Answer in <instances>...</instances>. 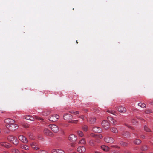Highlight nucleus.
<instances>
[{
	"label": "nucleus",
	"instance_id": "72a5a7b5",
	"mask_svg": "<svg viewBox=\"0 0 153 153\" xmlns=\"http://www.w3.org/2000/svg\"><path fill=\"white\" fill-rule=\"evenodd\" d=\"M144 129L145 131L146 132H150L151 131L150 129L146 125H145L144 126Z\"/></svg>",
	"mask_w": 153,
	"mask_h": 153
},
{
	"label": "nucleus",
	"instance_id": "4c0bfd02",
	"mask_svg": "<svg viewBox=\"0 0 153 153\" xmlns=\"http://www.w3.org/2000/svg\"><path fill=\"white\" fill-rule=\"evenodd\" d=\"M82 129L84 131H86L88 130V127L85 125L84 126L82 127Z\"/></svg>",
	"mask_w": 153,
	"mask_h": 153
},
{
	"label": "nucleus",
	"instance_id": "49530a36",
	"mask_svg": "<svg viewBox=\"0 0 153 153\" xmlns=\"http://www.w3.org/2000/svg\"><path fill=\"white\" fill-rule=\"evenodd\" d=\"M111 153H119V152L118 151H113Z\"/></svg>",
	"mask_w": 153,
	"mask_h": 153
},
{
	"label": "nucleus",
	"instance_id": "4be33fe9",
	"mask_svg": "<svg viewBox=\"0 0 153 153\" xmlns=\"http://www.w3.org/2000/svg\"><path fill=\"white\" fill-rule=\"evenodd\" d=\"M110 130L112 132L114 133H117L118 132V130L115 127H112L110 129Z\"/></svg>",
	"mask_w": 153,
	"mask_h": 153
},
{
	"label": "nucleus",
	"instance_id": "c03bdc74",
	"mask_svg": "<svg viewBox=\"0 0 153 153\" xmlns=\"http://www.w3.org/2000/svg\"><path fill=\"white\" fill-rule=\"evenodd\" d=\"M111 147H116V148H119L118 147L117 145H111Z\"/></svg>",
	"mask_w": 153,
	"mask_h": 153
},
{
	"label": "nucleus",
	"instance_id": "bb28decb",
	"mask_svg": "<svg viewBox=\"0 0 153 153\" xmlns=\"http://www.w3.org/2000/svg\"><path fill=\"white\" fill-rule=\"evenodd\" d=\"M96 121V119L93 117H91L90 118V122L91 123L93 124Z\"/></svg>",
	"mask_w": 153,
	"mask_h": 153
},
{
	"label": "nucleus",
	"instance_id": "ddd939ff",
	"mask_svg": "<svg viewBox=\"0 0 153 153\" xmlns=\"http://www.w3.org/2000/svg\"><path fill=\"white\" fill-rule=\"evenodd\" d=\"M0 144L1 146L7 148H9L11 147V145L5 142H1Z\"/></svg>",
	"mask_w": 153,
	"mask_h": 153
},
{
	"label": "nucleus",
	"instance_id": "8fccbe9b",
	"mask_svg": "<svg viewBox=\"0 0 153 153\" xmlns=\"http://www.w3.org/2000/svg\"><path fill=\"white\" fill-rule=\"evenodd\" d=\"M141 137L144 139L145 138V136L144 135H142L141 136Z\"/></svg>",
	"mask_w": 153,
	"mask_h": 153
},
{
	"label": "nucleus",
	"instance_id": "79ce46f5",
	"mask_svg": "<svg viewBox=\"0 0 153 153\" xmlns=\"http://www.w3.org/2000/svg\"><path fill=\"white\" fill-rule=\"evenodd\" d=\"M23 126L25 128H27L28 127V125L27 124H24Z\"/></svg>",
	"mask_w": 153,
	"mask_h": 153
},
{
	"label": "nucleus",
	"instance_id": "13d9d810",
	"mask_svg": "<svg viewBox=\"0 0 153 153\" xmlns=\"http://www.w3.org/2000/svg\"><path fill=\"white\" fill-rule=\"evenodd\" d=\"M77 153L76 152H74L73 153Z\"/></svg>",
	"mask_w": 153,
	"mask_h": 153
},
{
	"label": "nucleus",
	"instance_id": "f704fd0d",
	"mask_svg": "<svg viewBox=\"0 0 153 153\" xmlns=\"http://www.w3.org/2000/svg\"><path fill=\"white\" fill-rule=\"evenodd\" d=\"M107 112H108V113H109L112 114H113L114 115H116L114 113H115L116 112V111H113V110H108L107 111Z\"/></svg>",
	"mask_w": 153,
	"mask_h": 153
},
{
	"label": "nucleus",
	"instance_id": "09e8293b",
	"mask_svg": "<svg viewBox=\"0 0 153 153\" xmlns=\"http://www.w3.org/2000/svg\"><path fill=\"white\" fill-rule=\"evenodd\" d=\"M95 153H102L97 151H95Z\"/></svg>",
	"mask_w": 153,
	"mask_h": 153
},
{
	"label": "nucleus",
	"instance_id": "4d7b16f0",
	"mask_svg": "<svg viewBox=\"0 0 153 153\" xmlns=\"http://www.w3.org/2000/svg\"><path fill=\"white\" fill-rule=\"evenodd\" d=\"M23 153H30V152H23Z\"/></svg>",
	"mask_w": 153,
	"mask_h": 153
},
{
	"label": "nucleus",
	"instance_id": "cd10ccee",
	"mask_svg": "<svg viewBox=\"0 0 153 153\" xmlns=\"http://www.w3.org/2000/svg\"><path fill=\"white\" fill-rule=\"evenodd\" d=\"M141 149L142 151H146L148 149V147L146 145H145L142 146Z\"/></svg>",
	"mask_w": 153,
	"mask_h": 153
},
{
	"label": "nucleus",
	"instance_id": "dca6fc26",
	"mask_svg": "<svg viewBox=\"0 0 153 153\" xmlns=\"http://www.w3.org/2000/svg\"><path fill=\"white\" fill-rule=\"evenodd\" d=\"M107 119L108 121L113 125H115L117 123L116 120L111 117H108Z\"/></svg>",
	"mask_w": 153,
	"mask_h": 153
},
{
	"label": "nucleus",
	"instance_id": "2eb2a0df",
	"mask_svg": "<svg viewBox=\"0 0 153 153\" xmlns=\"http://www.w3.org/2000/svg\"><path fill=\"white\" fill-rule=\"evenodd\" d=\"M52 153H65L64 151L60 149H54L52 150Z\"/></svg>",
	"mask_w": 153,
	"mask_h": 153
},
{
	"label": "nucleus",
	"instance_id": "f3484780",
	"mask_svg": "<svg viewBox=\"0 0 153 153\" xmlns=\"http://www.w3.org/2000/svg\"><path fill=\"white\" fill-rule=\"evenodd\" d=\"M77 151L79 153L84 152L85 151V148L83 146H79L77 149Z\"/></svg>",
	"mask_w": 153,
	"mask_h": 153
},
{
	"label": "nucleus",
	"instance_id": "20e7f679",
	"mask_svg": "<svg viewBox=\"0 0 153 153\" xmlns=\"http://www.w3.org/2000/svg\"><path fill=\"white\" fill-rule=\"evenodd\" d=\"M59 118V116L57 114H53L50 116L48 120L51 121H56Z\"/></svg>",
	"mask_w": 153,
	"mask_h": 153
},
{
	"label": "nucleus",
	"instance_id": "864d4df0",
	"mask_svg": "<svg viewBox=\"0 0 153 153\" xmlns=\"http://www.w3.org/2000/svg\"><path fill=\"white\" fill-rule=\"evenodd\" d=\"M5 132L6 133H9V131H5Z\"/></svg>",
	"mask_w": 153,
	"mask_h": 153
},
{
	"label": "nucleus",
	"instance_id": "39448f33",
	"mask_svg": "<svg viewBox=\"0 0 153 153\" xmlns=\"http://www.w3.org/2000/svg\"><path fill=\"white\" fill-rule=\"evenodd\" d=\"M18 126L16 124H14L13 123L12 125L10 126V128H8L9 130L11 131H14L18 129Z\"/></svg>",
	"mask_w": 153,
	"mask_h": 153
},
{
	"label": "nucleus",
	"instance_id": "3c124183",
	"mask_svg": "<svg viewBox=\"0 0 153 153\" xmlns=\"http://www.w3.org/2000/svg\"><path fill=\"white\" fill-rule=\"evenodd\" d=\"M2 153H9L7 151H4Z\"/></svg>",
	"mask_w": 153,
	"mask_h": 153
},
{
	"label": "nucleus",
	"instance_id": "052dcab7",
	"mask_svg": "<svg viewBox=\"0 0 153 153\" xmlns=\"http://www.w3.org/2000/svg\"><path fill=\"white\" fill-rule=\"evenodd\" d=\"M1 132V130H0V133Z\"/></svg>",
	"mask_w": 153,
	"mask_h": 153
},
{
	"label": "nucleus",
	"instance_id": "412c9836",
	"mask_svg": "<svg viewBox=\"0 0 153 153\" xmlns=\"http://www.w3.org/2000/svg\"><path fill=\"white\" fill-rule=\"evenodd\" d=\"M21 148L25 150H27L29 149V147L26 145H21Z\"/></svg>",
	"mask_w": 153,
	"mask_h": 153
},
{
	"label": "nucleus",
	"instance_id": "423d86ee",
	"mask_svg": "<svg viewBox=\"0 0 153 153\" xmlns=\"http://www.w3.org/2000/svg\"><path fill=\"white\" fill-rule=\"evenodd\" d=\"M102 125L105 129H108L110 127L109 123L107 121L105 120L102 121Z\"/></svg>",
	"mask_w": 153,
	"mask_h": 153
},
{
	"label": "nucleus",
	"instance_id": "7c9ffc66",
	"mask_svg": "<svg viewBox=\"0 0 153 153\" xmlns=\"http://www.w3.org/2000/svg\"><path fill=\"white\" fill-rule=\"evenodd\" d=\"M86 141L85 139H82L79 142V144H85Z\"/></svg>",
	"mask_w": 153,
	"mask_h": 153
},
{
	"label": "nucleus",
	"instance_id": "f8f14e48",
	"mask_svg": "<svg viewBox=\"0 0 153 153\" xmlns=\"http://www.w3.org/2000/svg\"><path fill=\"white\" fill-rule=\"evenodd\" d=\"M93 131L96 133H100L102 131V128L98 127H94L93 128Z\"/></svg>",
	"mask_w": 153,
	"mask_h": 153
},
{
	"label": "nucleus",
	"instance_id": "5fc2aeb1",
	"mask_svg": "<svg viewBox=\"0 0 153 153\" xmlns=\"http://www.w3.org/2000/svg\"><path fill=\"white\" fill-rule=\"evenodd\" d=\"M150 104H151V105H153V101L151 103H150Z\"/></svg>",
	"mask_w": 153,
	"mask_h": 153
},
{
	"label": "nucleus",
	"instance_id": "a878e982",
	"mask_svg": "<svg viewBox=\"0 0 153 153\" xmlns=\"http://www.w3.org/2000/svg\"><path fill=\"white\" fill-rule=\"evenodd\" d=\"M69 112L70 113L72 114H73L76 115L77 114H79V112L77 111H69Z\"/></svg>",
	"mask_w": 153,
	"mask_h": 153
},
{
	"label": "nucleus",
	"instance_id": "b1692460",
	"mask_svg": "<svg viewBox=\"0 0 153 153\" xmlns=\"http://www.w3.org/2000/svg\"><path fill=\"white\" fill-rule=\"evenodd\" d=\"M141 141L138 139H137L134 141V143L136 145H139L141 143Z\"/></svg>",
	"mask_w": 153,
	"mask_h": 153
},
{
	"label": "nucleus",
	"instance_id": "c85d7f7f",
	"mask_svg": "<svg viewBox=\"0 0 153 153\" xmlns=\"http://www.w3.org/2000/svg\"><path fill=\"white\" fill-rule=\"evenodd\" d=\"M138 106H140L142 108H144L146 107V105L144 103H138Z\"/></svg>",
	"mask_w": 153,
	"mask_h": 153
},
{
	"label": "nucleus",
	"instance_id": "e433bc0d",
	"mask_svg": "<svg viewBox=\"0 0 153 153\" xmlns=\"http://www.w3.org/2000/svg\"><path fill=\"white\" fill-rule=\"evenodd\" d=\"M145 112L146 114H149L152 113V111L150 109L146 110Z\"/></svg>",
	"mask_w": 153,
	"mask_h": 153
},
{
	"label": "nucleus",
	"instance_id": "2f4dec72",
	"mask_svg": "<svg viewBox=\"0 0 153 153\" xmlns=\"http://www.w3.org/2000/svg\"><path fill=\"white\" fill-rule=\"evenodd\" d=\"M120 143L121 145H122L123 146H126L128 144V143L125 142H124L123 141H120Z\"/></svg>",
	"mask_w": 153,
	"mask_h": 153
},
{
	"label": "nucleus",
	"instance_id": "0eeeda50",
	"mask_svg": "<svg viewBox=\"0 0 153 153\" xmlns=\"http://www.w3.org/2000/svg\"><path fill=\"white\" fill-rule=\"evenodd\" d=\"M19 140L23 143H27L28 142V140L26 137L22 135H20L19 136Z\"/></svg>",
	"mask_w": 153,
	"mask_h": 153
},
{
	"label": "nucleus",
	"instance_id": "f257e3e1",
	"mask_svg": "<svg viewBox=\"0 0 153 153\" xmlns=\"http://www.w3.org/2000/svg\"><path fill=\"white\" fill-rule=\"evenodd\" d=\"M7 139L10 142L15 145H17L19 143L18 140L15 136L9 135L7 137Z\"/></svg>",
	"mask_w": 153,
	"mask_h": 153
},
{
	"label": "nucleus",
	"instance_id": "473e14b6",
	"mask_svg": "<svg viewBox=\"0 0 153 153\" xmlns=\"http://www.w3.org/2000/svg\"><path fill=\"white\" fill-rule=\"evenodd\" d=\"M89 144L91 146H94L95 145V143L92 140H91L89 142Z\"/></svg>",
	"mask_w": 153,
	"mask_h": 153
},
{
	"label": "nucleus",
	"instance_id": "37998d69",
	"mask_svg": "<svg viewBox=\"0 0 153 153\" xmlns=\"http://www.w3.org/2000/svg\"><path fill=\"white\" fill-rule=\"evenodd\" d=\"M79 118L82 119L83 120H84V116L83 115L79 116Z\"/></svg>",
	"mask_w": 153,
	"mask_h": 153
},
{
	"label": "nucleus",
	"instance_id": "de8ad7c7",
	"mask_svg": "<svg viewBox=\"0 0 153 153\" xmlns=\"http://www.w3.org/2000/svg\"><path fill=\"white\" fill-rule=\"evenodd\" d=\"M103 137V136L101 134H100L98 136V137L100 138H102Z\"/></svg>",
	"mask_w": 153,
	"mask_h": 153
},
{
	"label": "nucleus",
	"instance_id": "4468645a",
	"mask_svg": "<svg viewBox=\"0 0 153 153\" xmlns=\"http://www.w3.org/2000/svg\"><path fill=\"white\" fill-rule=\"evenodd\" d=\"M38 144L35 142H32L30 143V146L32 148L35 150H37L39 149L38 146Z\"/></svg>",
	"mask_w": 153,
	"mask_h": 153
},
{
	"label": "nucleus",
	"instance_id": "7ed1b4c3",
	"mask_svg": "<svg viewBox=\"0 0 153 153\" xmlns=\"http://www.w3.org/2000/svg\"><path fill=\"white\" fill-rule=\"evenodd\" d=\"M49 126L51 130L55 133H57L59 131V128L58 127L55 125H49Z\"/></svg>",
	"mask_w": 153,
	"mask_h": 153
},
{
	"label": "nucleus",
	"instance_id": "c756f323",
	"mask_svg": "<svg viewBox=\"0 0 153 153\" xmlns=\"http://www.w3.org/2000/svg\"><path fill=\"white\" fill-rule=\"evenodd\" d=\"M34 117H35L36 119H37L38 120L41 121V122H43L44 120L42 118L40 117H38V116H35Z\"/></svg>",
	"mask_w": 153,
	"mask_h": 153
},
{
	"label": "nucleus",
	"instance_id": "5701e85b",
	"mask_svg": "<svg viewBox=\"0 0 153 153\" xmlns=\"http://www.w3.org/2000/svg\"><path fill=\"white\" fill-rule=\"evenodd\" d=\"M11 151L13 153H20V151L16 149H12Z\"/></svg>",
	"mask_w": 153,
	"mask_h": 153
},
{
	"label": "nucleus",
	"instance_id": "a18cd8bd",
	"mask_svg": "<svg viewBox=\"0 0 153 153\" xmlns=\"http://www.w3.org/2000/svg\"><path fill=\"white\" fill-rule=\"evenodd\" d=\"M91 136L93 137H95V134L94 133H91Z\"/></svg>",
	"mask_w": 153,
	"mask_h": 153
},
{
	"label": "nucleus",
	"instance_id": "bf43d9fd",
	"mask_svg": "<svg viewBox=\"0 0 153 153\" xmlns=\"http://www.w3.org/2000/svg\"><path fill=\"white\" fill-rule=\"evenodd\" d=\"M76 42L77 43L78 42H77V41H76Z\"/></svg>",
	"mask_w": 153,
	"mask_h": 153
},
{
	"label": "nucleus",
	"instance_id": "6e6d98bb",
	"mask_svg": "<svg viewBox=\"0 0 153 153\" xmlns=\"http://www.w3.org/2000/svg\"><path fill=\"white\" fill-rule=\"evenodd\" d=\"M129 128H132L131 127V126H128Z\"/></svg>",
	"mask_w": 153,
	"mask_h": 153
},
{
	"label": "nucleus",
	"instance_id": "a211bd4d",
	"mask_svg": "<svg viewBox=\"0 0 153 153\" xmlns=\"http://www.w3.org/2000/svg\"><path fill=\"white\" fill-rule=\"evenodd\" d=\"M69 139L71 141H75L77 139V137L74 134H71L69 136Z\"/></svg>",
	"mask_w": 153,
	"mask_h": 153
},
{
	"label": "nucleus",
	"instance_id": "6ab92c4d",
	"mask_svg": "<svg viewBox=\"0 0 153 153\" xmlns=\"http://www.w3.org/2000/svg\"><path fill=\"white\" fill-rule=\"evenodd\" d=\"M101 148L103 150L106 151H108L110 149L109 147L105 145L102 146Z\"/></svg>",
	"mask_w": 153,
	"mask_h": 153
},
{
	"label": "nucleus",
	"instance_id": "ea45409f",
	"mask_svg": "<svg viewBox=\"0 0 153 153\" xmlns=\"http://www.w3.org/2000/svg\"><path fill=\"white\" fill-rule=\"evenodd\" d=\"M49 114V112L48 111H46L43 113L42 114L44 116H46L48 115Z\"/></svg>",
	"mask_w": 153,
	"mask_h": 153
},
{
	"label": "nucleus",
	"instance_id": "58836bf2",
	"mask_svg": "<svg viewBox=\"0 0 153 153\" xmlns=\"http://www.w3.org/2000/svg\"><path fill=\"white\" fill-rule=\"evenodd\" d=\"M78 120H71L69 121V122L73 123H76L78 122Z\"/></svg>",
	"mask_w": 153,
	"mask_h": 153
},
{
	"label": "nucleus",
	"instance_id": "393cba45",
	"mask_svg": "<svg viewBox=\"0 0 153 153\" xmlns=\"http://www.w3.org/2000/svg\"><path fill=\"white\" fill-rule=\"evenodd\" d=\"M122 134L125 137H130V134L129 133L127 132H123L122 133Z\"/></svg>",
	"mask_w": 153,
	"mask_h": 153
},
{
	"label": "nucleus",
	"instance_id": "f03ea898",
	"mask_svg": "<svg viewBox=\"0 0 153 153\" xmlns=\"http://www.w3.org/2000/svg\"><path fill=\"white\" fill-rule=\"evenodd\" d=\"M4 122L6 123L5 126L7 128L10 127V126L14 123L15 121L11 119H6L5 120Z\"/></svg>",
	"mask_w": 153,
	"mask_h": 153
},
{
	"label": "nucleus",
	"instance_id": "9b49d317",
	"mask_svg": "<svg viewBox=\"0 0 153 153\" xmlns=\"http://www.w3.org/2000/svg\"><path fill=\"white\" fill-rule=\"evenodd\" d=\"M117 109L118 111L122 113H125L126 111V108L125 107L121 106L118 107Z\"/></svg>",
	"mask_w": 153,
	"mask_h": 153
},
{
	"label": "nucleus",
	"instance_id": "9d476101",
	"mask_svg": "<svg viewBox=\"0 0 153 153\" xmlns=\"http://www.w3.org/2000/svg\"><path fill=\"white\" fill-rule=\"evenodd\" d=\"M44 133L45 135L47 136H52L53 135V134L52 132L47 128H45L44 129Z\"/></svg>",
	"mask_w": 153,
	"mask_h": 153
},
{
	"label": "nucleus",
	"instance_id": "a19ab883",
	"mask_svg": "<svg viewBox=\"0 0 153 153\" xmlns=\"http://www.w3.org/2000/svg\"><path fill=\"white\" fill-rule=\"evenodd\" d=\"M39 153H48V152L45 150H41L38 152Z\"/></svg>",
	"mask_w": 153,
	"mask_h": 153
},
{
	"label": "nucleus",
	"instance_id": "6e6552de",
	"mask_svg": "<svg viewBox=\"0 0 153 153\" xmlns=\"http://www.w3.org/2000/svg\"><path fill=\"white\" fill-rule=\"evenodd\" d=\"M105 141L107 143H112L114 141V140L112 137H107L104 139Z\"/></svg>",
	"mask_w": 153,
	"mask_h": 153
},
{
	"label": "nucleus",
	"instance_id": "c9c22d12",
	"mask_svg": "<svg viewBox=\"0 0 153 153\" xmlns=\"http://www.w3.org/2000/svg\"><path fill=\"white\" fill-rule=\"evenodd\" d=\"M77 134L80 137H82L83 135V134L82 132L80 131H77Z\"/></svg>",
	"mask_w": 153,
	"mask_h": 153
},
{
	"label": "nucleus",
	"instance_id": "603ef678",
	"mask_svg": "<svg viewBox=\"0 0 153 153\" xmlns=\"http://www.w3.org/2000/svg\"><path fill=\"white\" fill-rule=\"evenodd\" d=\"M137 118L138 119H141V120H142V119L140 117H137Z\"/></svg>",
	"mask_w": 153,
	"mask_h": 153
},
{
	"label": "nucleus",
	"instance_id": "1a4fd4ad",
	"mask_svg": "<svg viewBox=\"0 0 153 153\" xmlns=\"http://www.w3.org/2000/svg\"><path fill=\"white\" fill-rule=\"evenodd\" d=\"M63 118L65 120L73 119V116L69 114H65L63 116Z\"/></svg>",
	"mask_w": 153,
	"mask_h": 153
},
{
	"label": "nucleus",
	"instance_id": "aec40b11",
	"mask_svg": "<svg viewBox=\"0 0 153 153\" xmlns=\"http://www.w3.org/2000/svg\"><path fill=\"white\" fill-rule=\"evenodd\" d=\"M25 118L27 120L31 121H34V120L33 117L29 115L26 116H25Z\"/></svg>",
	"mask_w": 153,
	"mask_h": 153
}]
</instances>
